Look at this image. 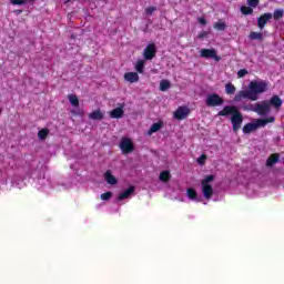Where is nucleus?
I'll use <instances>...</instances> for the list:
<instances>
[{"label":"nucleus","instance_id":"2eb2a0df","mask_svg":"<svg viewBox=\"0 0 284 284\" xmlns=\"http://www.w3.org/2000/svg\"><path fill=\"white\" fill-rule=\"evenodd\" d=\"M123 113H124L123 105H121V106L113 109L110 112V116H111V119H123Z\"/></svg>","mask_w":284,"mask_h":284},{"label":"nucleus","instance_id":"72a5a7b5","mask_svg":"<svg viewBox=\"0 0 284 284\" xmlns=\"http://www.w3.org/2000/svg\"><path fill=\"white\" fill-rule=\"evenodd\" d=\"M215 30H225V22L219 21L214 24Z\"/></svg>","mask_w":284,"mask_h":284},{"label":"nucleus","instance_id":"2f4dec72","mask_svg":"<svg viewBox=\"0 0 284 284\" xmlns=\"http://www.w3.org/2000/svg\"><path fill=\"white\" fill-rule=\"evenodd\" d=\"M100 199L101 201H110L112 199V192L102 193Z\"/></svg>","mask_w":284,"mask_h":284},{"label":"nucleus","instance_id":"6ab92c4d","mask_svg":"<svg viewBox=\"0 0 284 284\" xmlns=\"http://www.w3.org/2000/svg\"><path fill=\"white\" fill-rule=\"evenodd\" d=\"M0 190H8V175L0 172Z\"/></svg>","mask_w":284,"mask_h":284},{"label":"nucleus","instance_id":"ea45409f","mask_svg":"<svg viewBox=\"0 0 284 284\" xmlns=\"http://www.w3.org/2000/svg\"><path fill=\"white\" fill-rule=\"evenodd\" d=\"M17 12H18V14H21V12H22V11H21V10H19V11H17Z\"/></svg>","mask_w":284,"mask_h":284},{"label":"nucleus","instance_id":"1a4fd4ad","mask_svg":"<svg viewBox=\"0 0 284 284\" xmlns=\"http://www.w3.org/2000/svg\"><path fill=\"white\" fill-rule=\"evenodd\" d=\"M189 114H190V108H187V106H180L173 113V116L178 121H183V119H187Z\"/></svg>","mask_w":284,"mask_h":284},{"label":"nucleus","instance_id":"9b49d317","mask_svg":"<svg viewBox=\"0 0 284 284\" xmlns=\"http://www.w3.org/2000/svg\"><path fill=\"white\" fill-rule=\"evenodd\" d=\"M134 192H136V187L129 186L126 190H124L118 195V201H125L128 199H132V195L134 194Z\"/></svg>","mask_w":284,"mask_h":284},{"label":"nucleus","instance_id":"7ed1b4c3","mask_svg":"<svg viewBox=\"0 0 284 284\" xmlns=\"http://www.w3.org/2000/svg\"><path fill=\"white\" fill-rule=\"evenodd\" d=\"M229 114H232L231 123L233 125V132H239L241 125H243V114L239 112L236 106L232 105L224 106V109L219 112V116H229Z\"/></svg>","mask_w":284,"mask_h":284},{"label":"nucleus","instance_id":"f03ea898","mask_svg":"<svg viewBox=\"0 0 284 284\" xmlns=\"http://www.w3.org/2000/svg\"><path fill=\"white\" fill-rule=\"evenodd\" d=\"M283 105V100L278 95H273L270 100H264L255 104L244 105L243 110L248 112H255L260 116H267L273 110V112H278Z\"/></svg>","mask_w":284,"mask_h":284},{"label":"nucleus","instance_id":"39448f33","mask_svg":"<svg viewBox=\"0 0 284 284\" xmlns=\"http://www.w3.org/2000/svg\"><path fill=\"white\" fill-rule=\"evenodd\" d=\"M275 118L268 116L267 119H256L252 123H247L243 128L244 134H250V132H254V130H258V128H265L267 123H274Z\"/></svg>","mask_w":284,"mask_h":284},{"label":"nucleus","instance_id":"6e6552de","mask_svg":"<svg viewBox=\"0 0 284 284\" xmlns=\"http://www.w3.org/2000/svg\"><path fill=\"white\" fill-rule=\"evenodd\" d=\"M202 59H213V61H221V57L216 53L215 49H202L200 51Z\"/></svg>","mask_w":284,"mask_h":284},{"label":"nucleus","instance_id":"f8f14e48","mask_svg":"<svg viewBox=\"0 0 284 284\" xmlns=\"http://www.w3.org/2000/svg\"><path fill=\"white\" fill-rule=\"evenodd\" d=\"M144 59L146 61H152L153 57H156V45L154 44H148L146 48L144 49Z\"/></svg>","mask_w":284,"mask_h":284},{"label":"nucleus","instance_id":"aec40b11","mask_svg":"<svg viewBox=\"0 0 284 284\" xmlns=\"http://www.w3.org/2000/svg\"><path fill=\"white\" fill-rule=\"evenodd\" d=\"M89 118L93 121H101V119H103V113L101 112V110H95L90 113Z\"/></svg>","mask_w":284,"mask_h":284},{"label":"nucleus","instance_id":"bb28decb","mask_svg":"<svg viewBox=\"0 0 284 284\" xmlns=\"http://www.w3.org/2000/svg\"><path fill=\"white\" fill-rule=\"evenodd\" d=\"M48 134H50V130L42 129L38 132V138L40 139V141H45V139L48 138Z\"/></svg>","mask_w":284,"mask_h":284},{"label":"nucleus","instance_id":"20e7f679","mask_svg":"<svg viewBox=\"0 0 284 284\" xmlns=\"http://www.w3.org/2000/svg\"><path fill=\"white\" fill-rule=\"evenodd\" d=\"M201 187L204 199L210 201L214 194V175H206L202 180Z\"/></svg>","mask_w":284,"mask_h":284},{"label":"nucleus","instance_id":"a211bd4d","mask_svg":"<svg viewBox=\"0 0 284 284\" xmlns=\"http://www.w3.org/2000/svg\"><path fill=\"white\" fill-rule=\"evenodd\" d=\"M11 186L12 187H18L19 190H21L22 187H26V183L23 181H21V178L13 176L11 179Z\"/></svg>","mask_w":284,"mask_h":284},{"label":"nucleus","instance_id":"dca6fc26","mask_svg":"<svg viewBox=\"0 0 284 284\" xmlns=\"http://www.w3.org/2000/svg\"><path fill=\"white\" fill-rule=\"evenodd\" d=\"M124 80H126L129 83H138L139 73H136V72H126L124 74Z\"/></svg>","mask_w":284,"mask_h":284},{"label":"nucleus","instance_id":"4468645a","mask_svg":"<svg viewBox=\"0 0 284 284\" xmlns=\"http://www.w3.org/2000/svg\"><path fill=\"white\" fill-rule=\"evenodd\" d=\"M271 19L272 13L262 14L260 18H257V28H260V30H263V28H265V26L267 24V21H270Z\"/></svg>","mask_w":284,"mask_h":284},{"label":"nucleus","instance_id":"9d476101","mask_svg":"<svg viewBox=\"0 0 284 284\" xmlns=\"http://www.w3.org/2000/svg\"><path fill=\"white\" fill-rule=\"evenodd\" d=\"M38 190H42V192H50V180L45 179V175L42 173L41 178H38Z\"/></svg>","mask_w":284,"mask_h":284},{"label":"nucleus","instance_id":"c756f323","mask_svg":"<svg viewBox=\"0 0 284 284\" xmlns=\"http://www.w3.org/2000/svg\"><path fill=\"white\" fill-rule=\"evenodd\" d=\"M273 19L275 21H278V19H283V10L282 9H276L274 13L272 14Z\"/></svg>","mask_w":284,"mask_h":284},{"label":"nucleus","instance_id":"4c0bfd02","mask_svg":"<svg viewBox=\"0 0 284 284\" xmlns=\"http://www.w3.org/2000/svg\"><path fill=\"white\" fill-rule=\"evenodd\" d=\"M245 74H247V69H241V70L237 72L239 79H243V77H245Z\"/></svg>","mask_w":284,"mask_h":284},{"label":"nucleus","instance_id":"c85d7f7f","mask_svg":"<svg viewBox=\"0 0 284 284\" xmlns=\"http://www.w3.org/2000/svg\"><path fill=\"white\" fill-rule=\"evenodd\" d=\"M225 92H226V94H234L236 92V87H234V84H232V83H226Z\"/></svg>","mask_w":284,"mask_h":284},{"label":"nucleus","instance_id":"f3484780","mask_svg":"<svg viewBox=\"0 0 284 284\" xmlns=\"http://www.w3.org/2000/svg\"><path fill=\"white\" fill-rule=\"evenodd\" d=\"M104 180L106 181V183H109V185H116V183H119V180H116V178L112 175V172L110 171H106L104 173Z\"/></svg>","mask_w":284,"mask_h":284},{"label":"nucleus","instance_id":"b1692460","mask_svg":"<svg viewBox=\"0 0 284 284\" xmlns=\"http://www.w3.org/2000/svg\"><path fill=\"white\" fill-rule=\"evenodd\" d=\"M171 87H172V83H170L169 80H162L160 82V91L161 92H166V90H170Z\"/></svg>","mask_w":284,"mask_h":284},{"label":"nucleus","instance_id":"5701e85b","mask_svg":"<svg viewBox=\"0 0 284 284\" xmlns=\"http://www.w3.org/2000/svg\"><path fill=\"white\" fill-rule=\"evenodd\" d=\"M68 99L72 108H79V98L75 94H69Z\"/></svg>","mask_w":284,"mask_h":284},{"label":"nucleus","instance_id":"4be33fe9","mask_svg":"<svg viewBox=\"0 0 284 284\" xmlns=\"http://www.w3.org/2000/svg\"><path fill=\"white\" fill-rule=\"evenodd\" d=\"M160 181H162V183H168L170 179H172V175L170 174V171H162L160 173Z\"/></svg>","mask_w":284,"mask_h":284},{"label":"nucleus","instance_id":"58836bf2","mask_svg":"<svg viewBox=\"0 0 284 284\" xmlns=\"http://www.w3.org/2000/svg\"><path fill=\"white\" fill-rule=\"evenodd\" d=\"M197 21L201 26H205V23H207V21H205V18H199Z\"/></svg>","mask_w":284,"mask_h":284},{"label":"nucleus","instance_id":"412c9836","mask_svg":"<svg viewBox=\"0 0 284 284\" xmlns=\"http://www.w3.org/2000/svg\"><path fill=\"white\" fill-rule=\"evenodd\" d=\"M161 128H163V123L158 122V123H153L152 126L150 128L148 134H154V132H159L161 130Z\"/></svg>","mask_w":284,"mask_h":284},{"label":"nucleus","instance_id":"cd10ccee","mask_svg":"<svg viewBox=\"0 0 284 284\" xmlns=\"http://www.w3.org/2000/svg\"><path fill=\"white\" fill-rule=\"evenodd\" d=\"M250 39H253L255 41H263V34L261 32L252 31L250 33Z\"/></svg>","mask_w":284,"mask_h":284},{"label":"nucleus","instance_id":"79ce46f5","mask_svg":"<svg viewBox=\"0 0 284 284\" xmlns=\"http://www.w3.org/2000/svg\"><path fill=\"white\" fill-rule=\"evenodd\" d=\"M203 34L200 36V38L202 39Z\"/></svg>","mask_w":284,"mask_h":284},{"label":"nucleus","instance_id":"f257e3e1","mask_svg":"<svg viewBox=\"0 0 284 284\" xmlns=\"http://www.w3.org/2000/svg\"><path fill=\"white\" fill-rule=\"evenodd\" d=\"M270 90V83L265 80H253L248 83L247 90L239 91L233 101L234 103H242L247 99L248 101H256L260 94H265Z\"/></svg>","mask_w":284,"mask_h":284},{"label":"nucleus","instance_id":"a878e982","mask_svg":"<svg viewBox=\"0 0 284 284\" xmlns=\"http://www.w3.org/2000/svg\"><path fill=\"white\" fill-rule=\"evenodd\" d=\"M144 68H145V61H144V60H139V61L135 63V70H136V72H139L140 74H143Z\"/></svg>","mask_w":284,"mask_h":284},{"label":"nucleus","instance_id":"473e14b6","mask_svg":"<svg viewBox=\"0 0 284 284\" xmlns=\"http://www.w3.org/2000/svg\"><path fill=\"white\" fill-rule=\"evenodd\" d=\"M27 1H34V0H11L13 6H24Z\"/></svg>","mask_w":284,"mask_h":284},{"label":"nucleus","instance_id":"0eeeda50","mask_svg":"<svg viewBox=\"0 0 284 284\" xmlns=\"http://www.w3.org/2000/svg\"><path fill=\"white\" fill-rule=\"evenodd\" d=\"M120 150H122L123 154H130V152H134V143L130 138H122L120 142Z\"/></svg>","mask_w":284,"mask_h":284},{"label":"nucleus","instance_id":"a19ab883","mask_svg":"<svg viewBox=\"0 0 284 284\" xmlns=\"http://www.w3.org/2000/svg\"><path fill=\"white\" fill-rule=\"evenodd\" d=\"M72 112V114H77V111H71Z\"/></svg>","mask_w":284,"mask_h":284},{"label":"nucleus","instance_id":"7c9ffc66","mask_svg":"<svg viewBox=\"0 0 284 284\" xmlns=\"http://www.w3.org/2000/svg\"><path fill=\"white\" fill-rule=\"evenodd\" d=\"M241 12L242 14H253L254 12V9H252V7H241Z\"/></svg>","mask_w":284,"mask_h":284},{"label":"nucleus","instance_id":"f704fd0d","mask_svg":"<svg viewBox=\"0 0 284 284\" xmlns=\"http://www.w3.org/2000/svg\"><path fill=\"white\" fill-rule=\"evenodd\" d=\"M154 12H156V7H148L145 9V14L152 16Z\"/></svg>","mask_w":284,"mask_h":284},{"label":"nucleus","instance_id":"c9c22d12","mask_svg":"<svg viewBox=\"0 0 284 284\" xmlns=\"http://www.w3.org/2000/svg\"><path fill=\"white\" fill-rule=\"evenodd\" d=\"M206 160H207V155L202 154V155L197 159L199 165H204Z\"/></svg>","mask_w":284,"mask_h":284},{"label":"nucleus","instance_id":"ddd939ff","mask_svg":"<svg viewBox=\"0 0 284 284\" xmlns=\"http://www.w3.org/2000/svg\"><path fill=\"white\" fill-rule=\"evenodd\" d=\"M186 196L190 201H193L194 203H201L202 199L199 196V193L195 189L189 187L186 190Z\"/></svg>","mask_w":284,"mask_h":284},{"label":"nucleus","instance_id":"393cba45","mask_svg":"<svg viewBox=\"0 0 284 284\" xmlns=\"http://www.w3.org/2000/svg\"><path fill=\"white\" fill-rule=\"evenodd\" d=\"M276 163H278V155H277V154L271 155V156L267 159V161H266V165H267L268 168H272V165H274V164H276Z\"/></svg>","mask_w":284,"mask_h":284},{"label":"nucleus","instance_id":"423d86ee","mask_svg":"<svg viewBox=\"0 0 284 284\" xmlns=\"http://www.w3.org/2000/svg\"><path fill=\"white\" fill-rule=\"evenodd\" d=\"M205 103L209 108H219V105H223L224 101L221 95L216 93H211L206 95Z\"/></svg>","mask_w":284,"mask_h":284},{"label":"nucleus","instance_id":"e433bc0d","mask_svg":"<svg viewBox=\"0 0 284 284\" xmlns=\"http://www.w3.org/2000/svg\"><path fill=\"white\" fill-rule=\"evenodd\" d=\"M247 1V6H250L251 8H256V6H258V0H246Z\"/></svg>","mask_w":284,"mask_h":284}]
</instances>
